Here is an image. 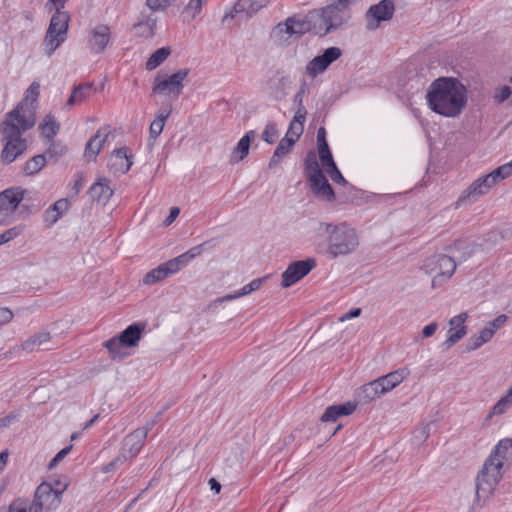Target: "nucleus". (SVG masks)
<instances>
[{"instance_id": "obj_1", "label": "nucleus", "mask_w": 512, "mask_h": 512, "mask_svg": "<svg viewBox=\"0 0 512 512\" xmlns=\"http://www.w3.org/2000/svg\"><path fill=\"white\" fill-rule=\"evenodd\" d=\"M428 108L446 118H456L466 108L468 91L455 77H439L431 82L426 95Z\"/></svg>"}, {"instance_id": "obj_2", "label": "nucleus", "mask_w": 512, "mask_h": 512, "mask_svg": "<svg viewBox=\"0 0 512 512\" xmlns=\"http://www.w3.org/2000/svg\"><path fill=\"white\" fill-rule=\"evenodd\" d=\"M326 233L325 254L330 259L348 256L354 253L359 245L360 238L357 230L343 222L339 224L323 223Z\"/></svg>"}, {"instance_id": "obj_3", "label": "nucleus", "mask_w": 512, "mask_h": 512, "mask_svg": "<svg viewBox=\"0 0 512 512\" xmlns=\"http://www.w3.org/2000/svg\"><path fill=\"white\" fill-rule=\"evenodd\" d=\"M30 128H22V123L16 119L5 116L0 125L2 142L4 147L1 151V160L10 164L22 155L27 149V141L22 137V133Z\"/></svg>"}, {"instance_id": "obj_4", "label": "nucleus", "mask_w": 512, "mask_h": 512, "mask_svg": "<svg viewBox=\"0 0 512 512\" xmlns=\"http://www.w3.org/2000/svg\"><path fill=\"white\" fill-rule=\"evenodd\" d=\"M67 487V482L59 479L42 482L36 488L34 499L30 503L36 505L41 512L54 511L60 506L62 494Z\"/></svg>"}, {"instance_id": "obj_5", "label": "nucleus", "mask_w": 512, "mask_h": 512, "mask_svg": "<svg viewBox=\"0 0 512 512\" xmlns=\"http://www.w3.org/2000/svg\"><path fill=\"white\" fill-rule=\"evenodd\" d=\"M40 95V84L32 82L25 92L23 100L10 112L7 117L22 123V128H32L36 123V111Z\"/></svg>"}, {"instance_id": "obj_6", "label": "nucleus", "mask_w": 512, "mask_h": 512, "mask_svg": "<svg viewBox=\"0 0 512 512\" xmlns=\"http://www.w3.org/2000/svg\"><path fill=\"white\" fill-rule=\"evenodd\" d=\"M500 462L486 459L476 478V500L486 502L496 490L503 473Z\"/></svg>"}, {"instance_id": "obj_7", "label": "nucleus", "mask_w": 512, "mask_h": 512, "mask_svg": "<svg viewBox=\"0 0 512 512\" xmlns=\"http://www.w3.org/2000/svg\"><path fill=\"white\" fill-rule=\"evenodd\" d=\"M316 16L318 21L315 23L314 27L318 29V32L326 35L347 23L351 17V13L347 5L334 3L316 12Z\"/></svg>"}, {"instance_id": "obj_8", "label": "nucleus", "mask_w": 512, "mask_h": 512, "mask_svg": "<svg viewBox=\"0 0 512 512\" xmlns=\"http://www.w3.org/2000/svg\"><path fill=\"white\" fill-rule=\"evenodd\" d=\"M70 15L67 11H55L44 38V46L48 56L65 42L69 28Z\"/></svg>"}, {"instance_id": "obj_9", "label": "nucleus", "mask_w": 512, "mask_h": 512, "mask_svg": "<svg viewBox=\"0 0 512 512\" xmlns=\"http://www.w3.org/2000/svg\"><path fill=\"white\" fill-rule=\"evenodd\" d=\"M305 171L313 193L319 198L333 201L334 191L320 169L314 152H310L305 159Z\"/></svg>"}, {"instance_id": "obj_10", "label": "nucleus", "mask_w": 512, "mask_h": 512, "mask_svg": "<svg viewBox=\"0 0 512 512\" xmlns=\"http://www.w3.org/2000/svg\"><path fill=\"white\" fill-rule=\"evenodd\" d=\"M189 75V69H179L177 72L162 77L157 75L154 79L153 93L159 94L169 99H177L184 89V82Z\"/></svg>"}, {"instance_id": "obj_11", "label": "nucleus", "mask_w": 512, "mask_h": 512, "mask_svg": "<svg viewBox=\"0 0 512 512\" xmlns=\"http://www.w3.org/2000/svg\"><path fill=\"white\" fill-rule=\"evenodd\" d=\"M425 271L432 275V286H440L448 281L456 270L454 259L445 254L429 257L424 264Z\"/></svg>"}, {"instance_id": "obj_12", "label": "nucleus", "mask_w": 512, "mask_h": 512, "mask_svg": "<svg viewBox=\"0 0 512 512\" xmlns=\"http://www.w3.org/2000/svg\"><path fill=\"white\" fill-rule=\"evenodd\" d=\"M153 426L154 421L147 422L143 427L137 428L124 438L120 455L125 461L139 454Z\"/></svg>"}, {"instance_id": "obj_13", "label": "nucleus", "mask_w": 512, "mask_h": 512, "mask_svg": "<svg viewBox=\"0 0 512 512\" xmlns=\"http://www.w3.org/2000/svg\"><path fill=\"white\" fill-rule=\"evenodd\" d=\"M395 6L392 0H381L372 5L366 12V27L375 30L382 21H389L394 14Z\"/></svg>"}, {"instance_id": "obj_14", "label": "nucleus", "mask_w": 512, "mask_h": 512, "mask_svg": "<svg viewBox=\"0 0 512 512\" xmlns=\"http://www.w3.org/2000/svg\"><path fill=\"white\" fill-rule=\"evenodd\" d=\"M342 55V50L339 47L332 46L327 48L323 54L314 57L306 65V74L315 78L323 73L334 61L339 59Z\"/></svg>"}, {"instance_id": "obj_15", "label": "nucleus", "mask_w": 512, "mask_h": 512, "mask_svg": "<svg viewBox=\"0 0 512 512\" xmlns=\"http://www.w3.org/2000/svg\"><path fill=\"white\" fill-rule=\"evenodd\" d=\"M315 266L316 261L312 258L291 263L282 273V287L288 288L292 286L306 276Z\"/></svg>"}, {"instance_id": "obj_16", "label": "nucleus", "mask_w": 512, "mask_h": 512, "mask_svg": "<svg viewBox=\"0 0 512 512\" xmlns=\"http://www.w3.org/2000/svg\"><path fill=\"white\" fill-rule=\"evenodd\" d=\"M496 184V181L490 173L479 177L463 191L458 202H474L481 196L486 195Z\"/></svg>"}, {"instance_id": "obj_17", "label": "nucleus", "mask_w": 512, "mask_h": 512, "mask_svg": "<svg viewBox=\"0 0 512 512\" xmlns=\"http://www.w3.org/2000/svg\"><path fill=\"white\" fill-rule=\"evenodd\" d=\"M181 257H175L149 271L143 278L145 285L156 284L181 269Z\"/></svg>"}, {"instance_id": "obj_18", "label": "nucleus", "mask_w": 512, "mask_h": 512, "mask_svg": "<svg viewBox=\"0 0 512 512\" xmlns=\"http://www.w3.org/2000/svg\"><path fill=\"white\" fill-rule=\"evenodd\" d=\"M111 30L106 24H98L89 32L88 47L95 53H102L110 42Z\"/></svg>"}, {"instance_id": "obj_19", "label": "nucleus", "mask_w": 512, "mask_h": 512, "mask_svg": "<svg viewBox=\"0 0 512 512\" xmlns=\"http://www.w3.org/2000/svg\"><path fill=\"white\" fill-rule=\"evenodd\" d=\"M467 319L468 313L462 312L449 320L447 339L444 342V345H446L447 348L455 345L467 334V326L465 325Z\"/></svg>"}, {"instance_id": "obj_20", "label": "nucleus", "mask_w": 512, "mask_h": 512, "mask_svg": "<svg viewBox=\"0 0 512 512\" xmlns=\"http://www.w3.org/2000/svg\"><path fill=\"white\" fill-rule=\"evenodd\" d=\"M132 157L133 155L129 148L121 147L116 149L109 158L108 167L114 174H125L133 164Z\"/></svg>"}, {"instance_id": "obj_21", "label": "nucleus", "mask_w": 512, "mask_h": 512, "mask_svg": "<svg viewBox=\"0 0 512 512\" xmlns=\"http://www.w3.org/2000/svg\"><path fill=\"white\" fill-rule=\"evenodd\" d=\"M111 133L109 126L100 127L95 135L86 144L84 155L88 160H95L101 151L103 144Z\"/></svg>"}, {"instance_id": "obj_22", "label": "nucleus", "mask_w": 512, "mask_h": 512, "mask_svg": "<svg viewBox=\"0 0 512 512\" xmlns=\"http://www.w3.org/2000/svg\"><path fill=\"white\" fill-rule=\"evenodd\" d=\"M24 199V191L13 187L0 192V212L14 211Z\"/></svg>"}, {"instance_id": "obj_23", "label": "nucleus", "mask_w": 512, "mask_h": 512, "mask_svg": "<svg viewBox=\"0 0 512 512\" xmlns=\"http://www.w3.org/2000/svg\"><path fill=\"white\" fill-rule=\"evenodd\" d=\"M307 111L304 107V105H300L291 120L288 130L286 132L285 138H288L289 140L293 141L294 143L297 142V140L300 138L304 131V122L306 119Z\"/></svg>"}, {"instance_id": "obj_24", "label": "nucleus", "mask_w": 512, "mask_h": 512, "mask_svg": "<svg viewBox=\"0 0 512 512\" xmlns=\"http://www.w3.org/2000/svg\"><path fill=\"white\" fill-rule=\"evenodd\" d=\"M357 408L355 402H345L339 405H331L326 408L325 412L321 416L322 422H335L340 416H348L352 414Z\"/></svg>"}, {"instance_id": "obj_25", "label": "nucleus", "mask_w": 512, "mask_h": 512, "mask_svg": "<svg viewBox=\"0 0 512 512\" xmlns=\"http://www.w3.org/2000/svg\"><path fill=\"white\" fill-rule=\"evenodd\" d=\"M384 394L385 392L383 391V388L380 386L378 380L376 379L367 384L362 385L357 390L356 396L358 399V403L367 404L380 398Z\"/></svg>"}, {"instance_id": "obj_26", "label": "nucleus", "mask_w": 512, "mask_h": 512, "mask_svg": "<svg viewBox=\"0 0 512 512\" xmlns=\"http://www.w3.org/2000/svg\"><path fill=\"white\" fill-rule=\"evenodd\" d=\"M263 6L264 4L260 0H238L235 3L230 16L250 18L255 15Z\"/></svg>"}, {"instance_id": "obj_27", "label": "nucleus", "mask_w": 512, "mask_h": 512, "mask_svg": "<svg viewBox=\"0 0 512 512\" xmlns=\"http://www.w3.org/2000/svg\"><path fill=\"white\" fill-rule=\"evenodd\" d=\"M89 193L93 200L105 204L113 196L114 192L110 186V181L106 178H101L90 187Z\"/></svg>"}, {"instance_id": "obj_28", "label": "nucleus", "mask_w": 512, "mask_h": 512, "mask_svg": "<svg viewBox=\"0 0 512 512\" xmlns=\"http://www.w3.org/2000/svg\"><path fill=\"white\" fill-rule=\"evenodd\" d=\"M94 88L91 83H84L75 86L67 99L66 107L72 108L75 105L84 103L93 94Z\"/></svg>"}, {"instance_id": "obj_29", "label": "nucleus", "mask_w": 512, "mask_h": 512, "mask_svg": "<svg viewBox=\"0 0 512 512\" xmlns=\"http://www.w3.org/2000/svg\"><path fill=\"white\" fill-rule=\"evenodd\" d=\"M293 28L291 27L288 18L281 23H278L271 32V38L274 43L278 46L286 45L295 34L292 33Z\"/></svg>"}, {"instance_id": "obj_30", "label": "nucleus", "mask_w": 512, "mask_h": 512, "mask_svg": "<svg viewBox=\"0 0 512 512\" xmlns=\"http://www.w3.org/2000/svg\"><path fill=\"white\" fill-rule=\"evenodd\" d=\"M409 372L407 369H399L388 373L385 376L379 377L377 380L383 391L386 393L390 392L396 386H398L408 376Z\"/></svg>"}, {"instance_id": "obj_31", "label": "nucleus", "mask_w": 512, "mask_h": 512, "mask_svg": "<svg viewBox=\"0 0 512 512\" xmlns=\"http://www.w3.org/2000/svg\"><path fill=\"white\" fill-rule=\"evenodd\" d=\"M172 112V108L170 106L161 108L157 114L155 119L150 124L149 128V140L155 142L157 137L162 133L165 122L167 118L170 116Z\"/></svg>"}, {"instance_id": "obj_32", "label": "nucleus", "mask_w": 512, "mask_h": 512, "mask_svg": "<svg viewBox=\"0 0 512 512\" xmlns=\"http://www.w3.org/2000/svg\"><path fill=\"white\" fill-rule=\"evenodd\" d=\"M512 450V439L504 438L500 440L497 445L491 451L487 459L493 462H500L503 467L504 462L509 458L510 451Z\"/></svg>"}, {"instance_id": "obj_33", "label": "nucleus", "mask_w": 512, "mask_h": 512, "mask_svg": "<svg viewBox=\"0 0 512 512\" xmlns=\"http://www.w3.org/2000/svg\"><path fill=\"white\" fill-rule=\"evenodd\" d=\"M255 132L248 131L237 143L231 154V162L237 163L242 161L249 153L251 141L254 139Z\"/></svg>"}, {"instance_id": "obj_34", "label": "nucleus", "mask_w": 512, "mask_h": 512, "mask_svg": "<svg viewBox=\"0 0 512 512\" xmlns=\"http://www.w3.org/2000/svg\"><path fill=\"white\" fill-rule=\"evenodd\" d=\"M156 24V18L143 16L133 27L135 35L141 38H152L155 35Z\"/></svg>"}, {"instance_id": "obj_35", "label": "nucleus", "mask_w": 512, "mask_h": 512, "mask_svg": "<svg viewBox=\"0 0 512 512\" xmlns=\"http://www.w3.org/2000/svg\"><path fill=\"white\" fill-rule=\"evenodd\" d=\"M144 330V326H141L139 324H132L128 326L120 335V341L123 343L126 347H135L137 346L141 334Z\"/></svg>"}, {"instance_id": "obj_36", "label": "nucleus", "mask_w": 512, "mask_h": 512, "mask_svg": "<svg viewBox=\"0 0 512 512\" xmlns=\"http://www.w3.org/2000/svg\"><path fill=\"white\" fill-rule=\"evenodd\" d=\"M51 340V335L49 332L41 331L38 332L31 337H29L27 340H25L21 344V349L30 353L33 352L35 349L47 344Z\"/></svg>"}, {"instance_id": "obj_37", "label": "nucleus", "mask_w": 512, "mask_h": 512, "mask_svg": "<svg viewBox=\"0 0 512 512\" xmlns=\"http://www.w3.org/2000/svg\"><path fill=\"white\" fill-rule=\"evenodd\" d=\"M512 407V386L508 389L506 394L502 396L490 409L487 419L494 416H500L508 412Z\"/></svg>"}, {"instance_id": "obj_38", "label": "nucleus", "mask_w": 512, "mask_h": 512, "mask_svg": "<svg viewBox=\"0 0 512 512\" xmlns=\"http://www.w3.org/2000/svg\"><path fill=\"white\" fill-rule=\"evenodd\" d=\"M495 333L492 329L488 328V326H485L478 334H475L470 337L467 345L468 351H475L479 349L484 344L488 343Z\"/></svg>"}, {"instance_id": "obj_39", "label": "nucleus", "mask_w": 512, "mask_h": 512, "mask_svg": "<svg viewBox=\"0 0 512 512\" xmlns=\"http://www.w3.org/2000/svg\"><path fill=\"white\" fill-rule=\"evenodd\" d=\"M59 129V122L51 114H47L39 124L41 135L48 140L52 139L58 133Z\"/></svg>"}, {"instance_id": "obj_40", "label": "nucleus", "mask_w": 512, "mask_h": 512, "mask_svg": "<svg viewBox=\"0 0 512 512\" xmlns=\"http://www.w3.org/2000/svg\"><path fill=\"white\" fill-rule=\"evenodd\" d=\"M294 142L289 140L288 138H283L279 142L277 148L274 151L273 156L270 159L269 166H276L280 163V161L291 151L294 146Z\"/></svg>"}, {"instance_id": "obj_41", "label": "nucleus", "mask_w": 512, "mask_h": 512, "mask_svg": "<svg viewBox=\"0 0 512 512\" xmlns=\"http://www.w3.org/2000/svg\"><path fill=\"white\" fill-rule=\"evenodd\" d=\"M171 54L170 47H161L151 54L146 61V69L152 71L160 66Z\"/></svg>"}, {"instance_id": "obj_42", "label": "nucleus", "mask_w": 512, "mask_h": 512, "mask_svg": "<svg viewBox=\"0 0 512 512\" xmlns=\"http://www.w3.org/2000/svg\"><path fill=\"white\" fill-rule=\"evenodd\" d=\"M289 23L293 28V32L295 37H299L307 32H309L312 28L311 21L308 17H288Z\"/></svg>"}, {"instance_id": "obj_43", "label": "nucleus", "mask_w": 512, "mask_h": 512, "mask_svg": "<svg viewBox=\"0 0 512 512\" xmlns=\"http://www.w3.org/2000/svg\"><path fill=\"white\" fill-rule=\"evenodd\" d=\"M46 164L44 155H36L28 160L24 167V172L27 175H34L38 173Z\"/></svg>"}, {"instance_id": "obj_44", "label": "nucleus", "mask_w": 512, "mask_h": 512, "mask_svg": "<svg viewBox=\"0 0 512 512\" xmlns=\"http://www.w3.org/2000/svg\"><path fill=\"white\" fill-rule=\"evenodd\" d=\"M318 154L324 170H327V168H331L333 165H336L330 152L328 143H324L321 145V147H318Z\"/></svg>"}, {"instance_id": "obj_45", "label": "nucleus", "mask_w": 512, "mask_h": 512, "mask_svg": "<svg viewBox=\"0 0 512 512\" xmlns=\"http://www.w3.org/2000/svg\"><path fill=\"white\" fill-rule=\"evenodd\" d=\"M203 0H189L183 10V14L189 19L194 20L202 10Z\"/></svg>"}, {"instance_id": "obj_46", "label": "nucleus", "mask_w": 512, "mask_h": 512, "mask_svg": "<svg viewBox=\"0 0 512 512\" xmlns=\"http://www.w3.org/2000/svg\"><path fill=\"white\" fill-rule=\"evenodd\" d=\"M104 347L108 350L112 358L118 357L122 355V347L123 343L120 341L119 336L113 337L106 342H104Z\"/></svg>"}, {"instance_id": "obj_47", "label": "nucleus", "mask_w": 512, "mask_h": 512, "mask_svg": "<svg viewBox=\"0 0 512 512\" xmlns=\"http://www.w3.org/2000/svg\"><path fill=\"white\" fill-rule=\"evenodd\" d=\"M496 183H498L501 180H504L512 175V165L510 163H505L498 168L494 169L492 172H490Z\"/></svg>"}, {"instance_id": "obj_48", "label": "nucleus", "mask_w": 512, "mask_h": 512, "mask_svg": "<svg viewBox=\"0 0 512 512\" xmlns=\"http://www.w3.org/2000/svg\"><path fill=\"white\" fill-rule=\"evenodd\" d=\"M278 137L277 125L274 122H269L262 134V138L265 142L272 144Z\"/></svg>"}, {"instance_id": "obj_49", "label": "nucleus", "mask_w": 512, "mask_h": 512, "mask_svg": "<svg viewBox=\"0 0 512 512\" xmlns=\"http://www.w3.org/2000/svg\"><path fill=\"white\" fill-rule=\"evenodd\" d=\"M204 244H201V245H198V246H195V247H192L191 249H189L187 252L179 255L178 257H181L182 259V262H181V269L183 267H185L186 265H188V263L190 262V260H192L193 258H195L196 256L200 255L201 252H202V247H203Z\"/></svg>"}, {"instance_id": "obj_50", "label": "nucleus", "mask_w": 512, "mask_h": 512, "mask_svg": "<svg viewBox=\"0 0 512 512\" xmlns=\"http://www.w3.org/2000/svg\"><path fill=\"white\" fill-rule=\"evenodd\" d=\"M512 94V89L510 86H500L496 88L494 92V101L496 103H503L505 100H507Z\"/></svg>"}, {"instance_id": "obj_51", "label": "nucleus", "mask_w": 512, "mask_h": 512, "mask_svg": "<svg viewBox=\"0 0 512 512\" xmlns=\"http://www.w3.org/2000/svg\"><path fill=\"white\" fill-rule=\"evenodd\" d=\"M264 280L265 278L253 279L249 284L245 285L242 289L239 290V294L241 297H243L258 290L263 284Z\"/></svg>"}, {"instance_id": "obj_52", "label": "nucleus", "mask_w": 512, "mask_h": 512, "mask_svg": "<svg viewBox=\"0 0 512 512\" xmlns=\"http://www.w3.org/2000/svg\"><path fill=\"white\" fill-rule=\"evenodd\" d=\"M70 202L66 198H62L57 200L51 208L57 214H59V219L69 210Z\"/></svg>"}, {"instance_id": "obj_53", "label": "nucleus", "mask_w": 512, "mask_h": 512, "mask_svg": "<svg viewBox=\"0 0 512 512\" xmlns=\"http://www.w3.org/2000/svg\"><path fill=\"white\" fill-rule=\"evenodd\" d=\"M170 4L169 0H146L147 7L153 12L164 11Z\"/></svg>"}, {"instance_id": "obj_54", "label": "nucleus", "mask_w": 512, "mask_h": 512, "mask_svg": "<svg viewBox=\"0 0 512 512\" xmlns=\"http://www.w3.org/2000/svg\"><path fill=\"white\" fill-rule=\"evenodd\" d=\"M24 229L25 225L20 224L3 232L2 236L4 237L5 243L18 237L24 231Z\"/></svg>"}, {"instance_id": "obj_55", "label": "nucleus", "mask_w": 512, "mask_h": 512, "mask_svg": "<svg viewBox=\"0 0 512 512\" xmlns=\"http://www.w3.org/2000/svg\"><path fill=\"white\" fill-rule=\"evenodd\" d=\"M72 445H69L62 450H60L50 461L48 467L49 469L55 468L63 459L64 457L71 451Z\"/></svg>"}, {"instance_id": "obj_56", "label": "nucleus", "mask_w": 512, "mask_h": 512, "mask_svg": "<svg viewBox=\"0 0 512 512\" xmlns=\"http://www.w3.org/2000/svg\"><path fill=\"white\" fill-rule=\"evenodd\" d=\"M325 171L329 175V177L331 178V180L333 182L339 183V184L346 182L336 165H333V167H331V168H327V170H325Z\"/></svg>"}, {"instance_id": "obj_57", "label": "nucleus", "mask_w": 512, "mask_h": 512, "mask_svg": "<svg viewBox=\"0 0 512 512\" xmlns=\"http://www.w3.org/2000/svg\"><path fill=\"white\" fill-rule=\"evenodd\" d=\"M508 320V317L504 314L497 316L492 321L488 322L486 326L492 329L495 333L499 328H501Z\"/></svg>"}, {"instance_id": "obj_58", "label": "nucleus", "mask_w": 512, "mask_h": 512, "mask_svg": "<svg viewBox=\"0 0 512 512\" xmlns=\"http://www.w3.org/2000/svg\"><path fill=\"white\" fill-rule=\"evenodd\" d=\"M59 220V214L55 213L51 207H49L44 213V221L49 225H54Z\"/></svg>"}, {"instance_id": "obj_59", "label": "nucleus", "mask_w": 512, "mask_h": 512, "mask_svg": "<svg viewBox=\"0 0 512 512\" xmlns=\"http://www.w3.org/2000/svg\"><path fill=\"white\" fill-rule=\"evenodd\" d=\"M124 462H126V461L121 457V455H119L114 460H112L107 465H105L102 470L104 473H109V472L113 471L115 468H117L118 466L122 465Z\"/></svg>"}, {"instance_id": "obj_60", "label": "nucleus", "mask_w": 512, "mask_h": 512, "mask_svg": "<svg viewBox=\"0 0 512 512\" xmlns=\"http://www.w3.org/2000/svg\"><path fill=\"white\" fill-rule=\"evenodd\" d=\"M13 318V313L8 308H0V326L9 323Z\"/></svg>"}, {"instance_id": "obj_61", "label": "nucleus", "mask_w": 512, "mask_h": 512, "mask_svg": "<svg viewBox=\"0 0 512 512\" xmlns=\"http://www.w3.org/2000/svg\"><path fill=\"white\" fill-rule=\"evenodd\" d=\"M437 329H438V324L436 322H432L423 328L422 335L424 338H429L435 334Z\"/></svg>"}, {"instance_id": "obj_62", "label": "nucleus", "mask_w": 512, "mask_h": 512, "mask_svg": "<svg viewBox=\"0 0 512 512\" xmlns=\"http://www.w3.org/2000/svg\"><path fill=\"white\" fill-rule=\"evenodd\" d=\"M361 312H362V310L360 308H353L349 312L342 315L340 317V321L343 322V321H346V320H349L352 318H356V317L360 316Z\"/></svg>"}, {"instance_id": "obj_63", "label": "nucleus", "mask_w": 512, "mask_h": 512, "mask_svg": "<svg viewBox=\"0 0 512 512\" xmlns=\"http://www.w3.org/2000/svg\"><path fill=\"white\" fill-rule=\"evenodd\" d=\"M240 297H241V295L239 294V291H237L235 293L227 294V295H224L222 297L217 298L215 300V303H222V302H226V301H232V300L238 299Z\"/></svg>"}, {"instance_id": "obj_64", "label": "nucleus", "mask_w": 512, "mask_h": 512, "mask_svg": "<svg viewBox=\"0 0 512 512\" xmlns=\"http://www.w3.org/2000/svg\"><path fill=\"white\" fill-rule=\"evenodd\" d=\"M180 210L178 207H172L169 213V216L165 219V224L170 225L179 215Z\"/></svg>"}]
</instances>
